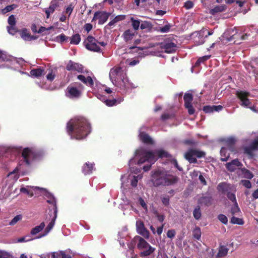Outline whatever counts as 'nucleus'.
I'll list each match as a JSON object with an SVG mask.
<instances>
[{
    "label": "nucleus",
    "instance_id": "15",
    "mask_svg": "<svg viewBox=\"0 0 258 258\" xmlns=\"http://www.w3.org/2000/svg\"><path fill=\"white\" fill-rule=\"evenodd\" d=\"M249 93L242 91H236V95L241 101V105L245 107H249L250 104V100L247 98Z\"/></svg>",
    "mask_w": 258,
    "mask_h": 258
},
{
    "label": "nucleus",
    "instance_id": "5",
    "mask_svg": "<svg viewBox=\"0 0 258 258\" xmlns=\"http://www.w3.org/2000/svg\"><path fill=\"white\" fill-rule=\"evenodd\" d=\"M134 242L137 243V246L139 249L142 250L140 253L141 256H147L153 253L155 248L151 246L143 238L136 236L134 238Z\"/></svg>",
    "mask_w": 258,
    "mask_h": 258
},
{
    "label": "nucleus",
    "instance_id": "31",
    "mask_svg": "<svg viewBox=\"0 0 258 258\" xmlns=\"http://www.w3.org/2000/svg\"><path fill=\"white\" fill-rule=\"evenodd\" d=\"M94 170V164L86 163L82 168V171L84 174H89Z\"/></svg>",
    "mask_w": 258,
    "mask_h": 258
},
{
    "label": "nucleus",
    "instance_id": "24",
    "mask_svg": "<svg viewBox=\"0 0 258 258\" xmlns=\"http://www.w3.org/2000/svg\"><path fill=\"white\" fill-rule=\"evenodd\" d=\"M58 6V2L56 1H52L48 8H46L44 10L45 13L46 15V18H49L50 15L53 14Z\"/></svg>",
    "mask_w": 258,
    "mask_h": 258
},
{
    "label": "nucleus",
    "instance_id": "57",
    "mask_svg": "<svg viewBox=\"0 0 258 258\" xmlns=\"http://www.w3.org/2000/svg\"><path fill=\"white\" fill-rule=\"evenodd\" d=\"M15 26V25L7 26V30L8 33L12 35H14L17 32V30Z\"/></svg>",
    "mask_w": 258,
    "mask_h": 258
},
{
    "label": "nucleus",
    "instance_id": "35",
    "mask_svg": "<svg viewBox=\"0 0 258 258\" xmlns=\"http://www.w3.org/2000/svg\"><path fill=\"white\" fill-rule=\"evenodd\" d=\"M0 59L3 61H12L15 60V58L8 55L6 52L0 51Z\"/></svg>",
    "mask_w": 258,
    "mask_h": 258
},
{
    "label": "nucleus",
    "instance_id": "48",
    "mask_svg": "<svg viewBox=\"0 0 258 258\" xmlns=\"http://www.w3.org/2000/svg\"><path fill=\"white\" fill-rule=\"evenodd\" d=\"M69 37L66 36L63 34H61L58 35L56 38L57 41L60 43H62L64 41H67L68 40H69Z\"/></svg>",
    "mask_w": 258,
    "mask_h": 258
},
{
    "label": "nucleus",
    "instance_id": "47",
    "mask_svg": "<svg viewBox=\"0 0 258 258\" xmlns=\"http://www.w3.org/2000/svg\"><path fill=\"white\" fill-rule=\"evenodd\" d=\"M193 215L194 218L196 219L199 220L200 219L201 217V212L200 210V208L199 206L194 209L193 212Z\"/></svg>",
    "mask_w": 258,
    "mask_h": 258
},
{
    "label": "nucleus",
    "instance_id": "44",
    "mask_svg": "<svg viewBox=\"0 0 258 258\" xmlns=\"http://www.w3.org/2000/svg\"><path fill=\"white\" fill-rule=\"evenodd\" d=\"M240 212V210L238 207L237 203H234L231 207L230 213L232 216L238 215Z\"/></svg>",
    "mask_w": 258,
    "mask_h": 258
},
{
    "label": "nucleus",
    "instance_id": "25",
    "mask_svg": "<svg viewBox=\"0 0 258 258\" xmlns=\"http://www.w3.org/2000/svg\"><path fill=\"white\" fill-rule=\"evenodd\" d=\"M36 189H40L38 186H26L25 187L22 186L20 188V191L22 193H24L30 197H32L34 195L33 190Z\"/></svg>",
    "mask_w": 258,
    "mask_h": 258
},
{
    "label": "nucleus",
    "instance_id": "8",
    "mask_svg": "<svg viewBox=\"0 0 258 258\" xmlns=\"http://www.w3.org/2000/svg\"><path fill=\"white\" fill-rule=\"evenodd\" d=\"M22 157L27 165H30L32 161L38 157L36 150L33 148H27L22 152Z\"/></svg>",
    "mask_w": 258,
    "mask_h": 258
},
{
    "label": "nucleus",
    "instance_id": "26",
    "mask_svg": "<svg viewBox=\"0 0 258 258\" xmlns=\"http://www.w3.org/2000/svg\"><path fill=\"white\" fill-rule=\"evenodd\" d=\"M213 199L211 196H204L200 197L198 200V203L201 205L209 206L212 205Z\"/></svg>",
    "mask_w": 258,
    "mask_h": 258
},
{
    "label": "nucleus",
    "instance_id": "36",
    "mask_svg": "<svg viewBox=\"0 0 258 258\" xmlns=\"http://www.w3.org/2000/svg\"><path fill=\"white\" fill-rule=\"evenodd\" d=\"M51 258H72L70 255L66 254L64 251H58L53 252Z\"/></svg>",
    "mask_w": 258,
    "mask_h": 258
},
{
    "label": "nucleus",
    "instance_id": "54",
    "mask_svg": "<svg viewBox=\"0 0 258 258\" xmlns=\"http://www.w3.org/2000/svg\"><path fill=\"white\" fill-rule=\"evenodd\" d=\"M22 216L21 215H18L15 216L9 223L10 225H14L16 224L19 221L22 219Z\"/></svg>",
    "mask_w": 258,
    "mask_h": 258
},
{
    "label": "nucleus",
    "instance_id": "27",
    "mask_svg": "<svg viewBox=\"0 0 258 258\" xmlns=\"http://www.w3.org/2000/svg\"><path fill=\"white\" fill-rule=\"evenodd\" d=\"M77 78L80 81H81L83 83H84L85 85H86L89 87H92L94 85V82H93V79L90 76L85 77L84 75H79L77 76Z\"/></svg>",
    "mask_w": 258,
    "mask_h": 258
},
{
    "label": "nucleus",
    "instance_id": "22",
    "mask_svg": "<svg viewBox=\"0 0 258 258\" xmlns=\"http://www.w3.org/2000/svg\"><path fill=\"white\" fill-rule=\"evenodd\" d=\"M66 69L69 71H77L78 72H82L83 66L82 64L74 62L71 60L69 61L67 65Z\"/></svg>",
    "mask_w": 258,
    "mask_h": 258
},
{
    "label": "nucleus",
    "instance_id": "50",
    "mask_svg": "<svg viewBox=\"0 0 258 258\" xmlns=\"http://www.w3.org/2000/svg\"><path fill=\"white\" fill-rule=\"evenodd\" d=\"M16 8V6L15 5H12L8 6L2 10V12L3 14H5L11 11L12 10H14Z\"/></svg>",
    "mask_w": 258,
    "mask_h": 258
},
{
    "label": "nucleus",
    "instance_id": "30",
    "mask_svg": "<svg viewBox=\"0 0 258 258\" xmlns=\"http://www.w3.org/2000/svg\"><path fill=\"white\" fill-rule=\"evenodd\" d=\"M20 170V166H17L13 171L8 174V177L12 178L14 181H17L19 177Z\"/></svg>",
    "mask_w": 258,
    "mask_h": 258
},
{
    "label": "nucleus",
    "instance_id": "56",
    "mask_svg": "<svg viewBox=\"0 0 258 258\" xmlns=\"http://www.w3.org/2000/svg\"><path fill=\"white\" fill-rule=\"evenodd\" d=\"M171 26L168 24L165 25L164 26L159 28V31L162 33H167L169 31Z\"/></svg>",
    "mask_w": 258,
    "mask_h": 258
},
{
    "label": "nucleus",
    "instance_id": "14",
    "mask_svg": "<svg viewBox=\"0 0 258 258\" xmlns=\"http://www.w3.org/2000/svg\"><path fill=\"white\" fill-rule=\"evenodd\" d=\"M136 230L137 233L144 237L145 239H149L150 237L149 231L145 228L144 224L141 220L136 221Z\"/></svg>",
    "mask_w": 258,
    "mask_h": 258
},
{
    "label": "nucleus",
    "instance_id": "46",
    "mask_svg": "<svg viewBox=\"0 0 258 258\" xmlns=\"http://www.w3.org/2000/svg\"><path fill=\"white\" fill-rule=\"evenodd\" d=\"M230 222L233 224H238L239 225H242L244 224V221L242 219L235 217L234 216H232Z\"/></svg>",
    "mask_w": 258,
    "mask_h": 258
},
{
    "label": "nucleus",
    "instance_id": "32",
    "mask_svg": "<svg viewBox=\"0 0 258 258\" xmlns=\"http://www.w3.org/2000/svg\"><path fill=\"white\" fill-rule=\"evenodd\" d=\"M20 36L25 41H29L35 39L33 36L30 34L29 31L26 29H23L20 32Z\"/></svg>",
    "mask_w": 258,
    "mask_h": 258
},
{
    "label": "nucleus",
    "instance_id": "17",
    "mask_svg": "<svg viewBox=\"0 0 258 258\" xmlns=\"http://www.w3.org/2000/svg\"><path fill=\"white\" fill-rule=\"evenodd\" d=\"M57 210L56 208H55V209L54 211L53 217L52 218L51 221L49 222L46 228L45 229L44 233L38 236L36 238H40L43 237H44L46 235H47L48 234V233L51 231V230L52 229L54 225L55 221L57 217Z\"/></svg>",
    "mask_w": 258,
    "mask_h": 258
},
{
    "label": "nucleus",
    "instance_id": "1",
    "mask_svg": "<svg viewBox=\"0 0 258 258\" xmlns=\"http://www.w3.org/2000/svg\"><path fill=\"white\" fill-rule=\"evenodd\" d=\"M169 156L168 152L162 149H159L154 151V152L148 151L144 148H140L137 150L135 153L134 157L131 159L129 161L128 164L131 170L133 172L138 173L140 172V170L137 169V171L133 169V166L134 164H141L146 161L150 163V165L144 166L143 169L145 171H148L158 158L166 157Z\"/></svg>",
    "mask_w": 258,
    "mask_h": 258
},
{
    "label": "nucleus",
    "instance_id": "29",
    "mask_svg": "<svg viewBox=\"0 0 258 258\" xmlns=\"http://www.w3.org/2000/svg\"><path fill=\"white\" fill-rule=\"evenodd\" d=\"M76 4L77 0H69V3L67 6H66L65 11L63 13L68 14L69 16H70Z\"/></svg>",
    "mask_w": 258,
    "mask_h": 258
},
{
    "label": "nucleus",
    "instance_id": "37",
    "mask_svg": "<svg viewBox=\"0 0 258 258\" xmlns=\"http://www.w3.org/2000/svg\"><path fill=\"white\" fill-rule=\"evenodd\" d=\"M31 76L38 77L44 74V70L42 68L32 70L30 72Z\"/></svg>",
    "mask_w": 258,
    "mask_h": 258
},
{
    "label": "nucleus",
    "instance_id": "51",
    "mask_svg": "<svg viewBox=\"0 0 258 258\" xmlns=\"http://www.w3.org/2000/svg\"><path fill=\"white\" fill-rule=\"evenodd\" d=\"M211 55H205L204 56L200 57L196 62L195 65L196 66H199L201 63L204 62L205 61L209 59Z\"/></svg>",
    "mask_w": 258,
    "mask_h": 258
},
{
    "label": "nucleus",
    "instance_id": "39",
    "mask_svg": "<svg viewBox=\"0 0 258 258\" xmlns=\"http://www.w3.org/2000/svg\"><path fill=\"white\" fill-rule=\"evenodd\" d=\"M221 156V160L222 161H226L228 160L230 154L227 152V149L225 147H222L220 151Z\"/></svg>",
    "mask_w": 258,
    "mask_h": 258
},
{
    "label": "nucleus",
    "instance_id": "11",
    "mask_svg": "<svg viewBox=\"0 0 258 258\" xmlns=\"http://www.w3.org/2000/svg\"><path fill=\"white\" fill-rule=\"evenodd\" d=\"M83 90V87L81 85L79 89L75 87L69 86L67 89L66 95L70 99H77L81 96Z\"/></svg>",
    "mask_w": 258,
    "mask_h": 258
},
{
    "label": "nucleus",
    "instance_id": "2",
    "mask_svg": "<svg viewBox=\"0 0 258 258\" xmlns=\"http://www.w3.org/2000/svg\"><path fill=\"white\" fill-rule=\"evenodd\" d=\"M67 132L71 139L82 140L91 132L90 124L88 120L82 116L71 119L67 125Z\"/></svg>",
    "mask_w": 258,
    "mask_h": 258
},
{
    "label": "nucleus",
    "instance_id": "42",
    "mask_svg": "<svg viewBox=\"0 0 258 258\" xmlns=\"http://www.w3.org/2000/svg\"><path fill=\"white\" fill-rule=\"evenodd\" d=\"M131 177V184L133 187H135L137 186L138 180L142 179V176L138 175L137 176H133Z\"/></svg>",
    "mask_w": 258,
    "mask_h": 258
},
{
    "label": "nucleus",
    "instance_id": "64",
    "mask_svg": "<svg viewBox=\"0 0 258 258\" xmlns=\"http://www.w3.org/2000/svg\"><path fill=\"white\" fill-rule=\"evenodd\" d=\"M254 151L258 149V138L253 141L249 146Z\"/></svg>",
    "mask_w": 258,
    "mask_h": 258
},
{
    "label": "nucleus",
    "instance_id": "33",
    "mask_svg": "<svg viewBox=\"0 0 258 258\" xmlns=\"http://www.w3.org/2000/svg\"><path fill=\"white\" fill-rule=\"evenodd\" d=\"M226 8L227 7L224 5L217 6L210 10V13L212 15H215L216 13L225 11Z\"/></svg>",
    "mask_w": 258,
    "mask_h": 258
},
{
    "label": "nucleus",
    "instance_id": "38",
    "mask_svg": "<svg viewBox=\"0 0 258 258\" xmlns=\"http://www.w3.org/2000/svg\"><path fill=\"white\" fill-rule=\"evenodd\" d=\"M45 227L44 222H42L39 225L36 226L31 230L30 233L31 235H36L41 231Z\"/></svg>",
    "mask_w": 258,
    "mask_h": 258
},
{
    "label": "nucleus",
    "instance_id": "45",
    "mask_svg": "<svg viewBox=\"0 0 258 258\" xmlns=\"http://www.w3.org/2000/svg\"><path fill=\"white\" fill-rule=\"evenodd\" d=\"M123 100V99H120V100L117 102L116 99H106L104 101L105 104L108 106H112L116 105L117 103L121 102Z\"/></svg>",
    "mask_w": 258,
    "mask_h": 258
},
{
    "label": "nucleus",
    "instance_id": "16",
    "mask_svg": "<svg viewBox=\"0 0 258 258\" xmlns=\"http://www.w3.org/2000/svg\"><path fill=\"white\" fill-rule=\"evenodd\" d=\"M184 105L188 110L189 114H193L195 113V109L191 104L193 99L192 95L191 93H185L184 95Z\"/></svg>",
    "mask_w": 258,
    "mask_h": 258
},
{
    "label": "nucleus",
    "instance_id": "18",
    "mask_svg": "<svg viewBox=\"0 0 258 258\" xmlns=\"http://www.w3.org/2000/svg\"><path fill=\"white\" fill-rule=\"evenodd\" d=\"M40 189L41 190V193L44 196L45 199L48 203L52 204L54 206V210L55 208L57 209L56 205V200L54 196L49 192H48L46 189L41 188Z\"/></svg>",
    "mask_w": 258,
    "mask_h": 258
},
{
    "label": "nucleus",
    "instance_id": "34",
    "mask_svg": "<svg viewBox=\"0 0 258 258\" xmlns=\"http://www.w3.org/2000/svg\"><path fill=\"white\" fill-rule=\"evenodd\" d=\"M229 249L224 245H221L219 248L218 252L216 255L217 258H220L227 255Z\"/></svg>",
    "mask_w": 258,
    "mask_h": 258
},
{
    "label": "nucleus",
    "instance_id": "63",
    "mask_svg": "<svg viewBox=\"0 0 258 258\" xmlns=\"http://www.w3.org/2000/svg\"><path fill=\"white\" fill-rule=\"evenodd\" d=\"M128 176L126 174L122 175L121 176L120 180L121 181V187H122L124 185H125V182H126V181H128Z\"/></svg>",
    "mask_w": 258,
    "mask_h": 258
},
{
    "label": "nucleus",
    "instance_id": "53",
    "mask_svg": "<svg viewBox=\"0 0 258 258\" xmlns=\"http://www.w3.org/2000/svg\"><path fill=\"white\" fill-rule=\"evenodd\" d=\"M29 237H30L29 235H27V236H25L24 237H20L17 239V242H19V243H21V242H24L30 241L33 239H34V238H30Z\"/></svg>",
    "mask_w": 258,
    "mask_h": 258
},
{
    "label": "nucleus",
    "instance_id": "59",
    "mask_svg": "<svg viewBox=\"0 0 258 258\" xmlns=\"http://www.w3.org/2000/svg\"><path fill=\"white\" fill-rule=\"evenodd\" d=\"M140 28L142 30L149 29L151 27V24L147 21H144L140 24Z\"/></svg>",
    "mask_w": 258,
    "mask_h": 258
},
{
    "label": "nucleus",
    "instance_id": "60",
    "mask_svg": "<svg viewBox=\"0 0 258 258\" xmlns=\"http://www.w3.org/2000/svg\"><path fill=\"white\" fill-rule=\"evenodd\" d=\"M169 196H164L161 198V201L163 204L166 206H168L169 204Z\"/></svg>",
    "mask_w": 258,
    "mask_h": 258
},
{
    "label": "nucleus",
    "instance_id": "20",
    "mask_svg": "<svg viewBox=\"0 0 258 258\" xmlns=\"http://www.w3.org/2000/svg\"><path fill=\"white\" fill-rule=\"evenodd\" d=\"M109 17V14L104 12H98L94 14L93 20H98L99 24L105 23Z\"/></svg>",
    "mask_w": 258,
    "mask_h": 258
},
{
    "label": "nucleus",
    "instance_id": "6",
    "mask_svg": "<svg viewBox=\"0 0 258 258\" xmlns=\"http://www.w3.org/2000/svg\"><path fill=\"white\" fill-rule=\"evenodd\" d=\"M218 189L222 193L226 194L229 200L234 204L237 203L235 195V188L230 184L225 182L220 183L218 185Z\"/></svg>",
    "mask_w": 258,
    "mask_h": 258
},
{
    "label": "nucleus",
    "instance_id": "58",
    "mask_svg": "<svg viewBox=\"0 0 258 258\" xmlns=\"http://www.w3.org/2000/svg\"><path fill=\"white\" fill-rule=\"evenodd\" d=\"M139 203L142 206V207L145 210L146 212L148 211V206L145 202V201L141 197L139 198L138 200Z\"/></svg>",
    "mask_w": 258,
    "mask_h": 258
},
{
    "label": "nucleus",
    "instance_id": "9",
    "mask_svg": "<svg viewBox=\"0 0 258 258\" xmlns=\"http://www.w3.org/2000/svg\"><path fill=\"white\" fill-rule=\"evenodd\" d=\"M119 88L121 90L124 92L132 90L133 89L137 88V85L130 82L126 75L115 85Z\"/></svg>",
    "mask_w": 258,
    "mask_h": 258
},
{
    "label": "nucleus",
    "instance_id": "43",
    "mask_svg": "<svg viewBox=\"0 0 258 258\" xmlns=\"http://www.w3.org/2000/svg\"><path fill=\"white\" fill-rule=\"evenodd\" d=\"M192 235L197 240H200L201 237V229L199 227H196L192 231Z\"/></svg>",
    "mask_w": 258,
    "mask_h": 258
},
{
    "label": "nucleus",
    "instance_id": "55",
    "mask_svg": "<svg viewBox=\"0 0 258 258\" xmlns=\"http://www.w3.org/2000/svg\"><path fill=\"white\" fill-rule=\"evenodd\" d=\"M219 220L224 224H227L228 223V219L227 217L223 214H220L218 216Z\"/></svg>",
    "mask_w": 258,
    "mask_h": 258
},
{
    "label": "nucleus",
    "instance_id": "21",
    "mask_svg": "<svg viewBox=\"0 0 258 258\" xmlns=\"http://www.w3.org/2000/svg\"><path fill=\"white\" fill-rule=\"evenodd\" d=\"M242 166V163L237 159H234L231 162L225 164L227 169L230 172L234 171Z\"/></svg>",
    "mask_w": 258,
    "mask_h": 258
},
{
    "label": "nucleus",
    "instance_id": "19",
    "mask_svg": "<svg viewBox=\"0 0 258 258\" xmlns=\"http://www.w3.org/2000/svg\"><path fill=\"white\" fill-rule=\"evenodd\" d=\"M145 129V127L144 126L140 129L139 136L140 140L146 144H153L154 143V141L148 134L144 132Z\"/></svg>",
    "mask_w": 258,
    "mask_h": 258
},
{
    "label": "nucleus",
    "instance_id": "61",
    "mask_svg": "<svg viewBox=\"0 0 258 258\" xmlns=\"http://www.w3.org/2000/svg\"><path fill=\"white\" fill-rule=\"evenodd\" d=\"M9 26L15 25L16 24V19L14 15H11L8 20Z\"/></svg>",
    "mask_w": 258,
    "mask_h": 258
},
{
    "label": "nucleus",
    "instance_id": "3",
    "mask_svg": "<svg viewBox=\"0 0 258 258\" xmlns=\"http://www.w3.org/2000/svg\"><path fill=\"white\" fill-rule=\"evenodd\" d=\"M179 178L169 174L163 170H157L152 172L151 181L154 186L158 187L160 185L169 186L177 182Z\"/></svg>",
    "mask_w": 258,
    "mask_h": 258
},
{
    "label": "nucleus",
    "instance_id": "10",
    "mask_svg": "<svg viewBox=\"0 0 258 258\" xmlns=\"http://www.w3.org/2000/svg\"><path fill=\"white\" fill-rule=\"evenodd\" d=\"M85 47L89 50L99 52L100 48L97 40L92 36H88L84 42Z\"/></svg>",
    "mask_w": 258,
    "mask_h": 258
},
{
    "label": "nucleus",
    "instance_id": "4",
    "mask_svg": "<svg viewBox=\"0 0 258 258\" xmlns=\"http://www.w3.org/2000/svg\"><path fill=\"white\" fill-rule=\"evenodd\" d=\"M177 48L176 45L173 42H169L165 44H157L154 49H146L144 52L146 55L151 54L154 55L160 56V52L163 50L168 53H172L175 52Z\"/></svg>",
    "mask_w": 258,
    "mask_h": 258
},
{
    "label": "nucleus",
    "instance_id": "7",
    "mask_svg": "<svg viewBox=\"0 0 258 258\" xmlns=\"http://www.w3.org/2000/svg\"><path fill=\"white\" fill-rule=\"evenodd\" d=\"M125 75L126 74L125 70L119 66L114 67L109 72L110 80L114 86L123 79Z\"/></svg>",
    "mask_w": 258,
    "mask_h": 258
},
{
    "label": "nucleus",
    "instance_id": "23",
    "mask_svg": "<svg viewBox=\"0 0 258 258\" xmlns=\"http://www.w3.org/2000/svg\"><path fill=\"white\" fill-rule=\"evenodd\" d=\"M206 29L202 30L200 32H196L193 34L195 36L194 37V42L197 45H201L204 43V35Z\"/></svg>",
    "mask_w": 258,
    "mask_h": 258
},
{
    "label": "nucleus",
    "instance_id": "13",
    "mask_svg": "<svg viewBox=\"0 0 258 258\" xmlns=\"http://www.w3.org/2000/svg\"><path fill=\"white\" fill-rule=\"evenodd\" d=\"M237 33L236 28H229L221 36V40L223 41L226 40V42L231 41L239 36V35H237Z\"/></svg>",
    "mask_w": 258,
    "mask_h": 258
},
{
    "label": "nucleus",
    "instance_id": "62",
    "mask_svg": "<svg viewBox=\"0 0 258 258\" xmlns=\"http://www.w3.org/2000/svg\"><path fill=\"white\" fill-rule=\"evenodd\" d=\"M55 78V74H53L52 70H49L48 74L46 75V78L47 80L52 81Z\"/></svg>",
    "mask_w": 258,
    "mask_h": 258
},
{
    "label": "nucleus",
    "instance_id": "52",
    "mask_svg": "<svg viewBox=\"0 0 258 258\" xmlns=\"http://www.w3.org/2000/svg\"><path fill=\"white\" fill-rule=\"evenodd\" d=\"M244 153L247 154L250 158L253 156L254 150L250 147H246L244 149Z\"/></svg>",
    "mask_w": 258,
    "mask_h": 258
},
{
    "label": "nucleus",
    "instance_id": "40",
    "mask_svg": "<svg viewBox=\"0 0 258 258\" xmlns=\"http://www.w3.org/2000/svg\"><path fill=\"white\" fill-rule=\"evenodd\" d=\"M69 40L71 44L77 45L81 41V36L79 34H75L70 37Z\"/></svg>",
    "mask_w": 258,
    "mask_h": 258
},
{
    "label": "nucleus",
    "instance_id": "28",
    "mask_svg": "<svg viewBox=\"0 0 258 258\" xmlns=\"http://www.w3.org/2000/svg\"><path fill=\"white\" fill-rule=\"evenodd\" d=\"M136 34L135 31L128 29L124 31L122 34V37L125 41H128L132 40Z\"/></svg>",
    "mask_w": 258,
    "mask_h": 258
},
{
    "label": "nucleus",
    "instance_id": "12",
    "mask_svg": "<svg viewBox=\"0 0 258 258\" xmlns=\"http://www.w3.org/2000/svg\"><path fill=\"white\" fill-rule=\"evenodd\" d=\"M205 155L203 152L199 151L196 150H190L188 151L184 155L185 158L190 163L197 162V157L201 158Z\"/></svg>",
    "mask_w": 258,
    "mask_h": 258
},
{
    "label": "nucleus",
    "instance_id": "41",
    "mask_svg": "<svg viewBox=\"0 0 258 258\" xmlns=\"http://www.w3.org/2000/svg\"><path fill=\"white\" fill-rule=\"evenodd\" d=\"M131 22L134 31L138 30L140 26L141 20L136 19L133 17L131 18Z\"/></svg>",
    "mask_w": 258,
    "mask_h": 258
},
{
    "label": "nucleus",
    "instance_id": "49",
    "mask_svg": "<svg viewBox=\"0 0 258 258\" xmlns=\"http://www.w3.org/2000/svg\"><path fill=\"white\" fill-rule=\"evenodd\" d=\"M242 172L245 178L251 179L253 177L252 173L245 168L242 169Z\"/></svg>",
    "mask_w": 258,
    "mask_h": 258
}]
</instances>
